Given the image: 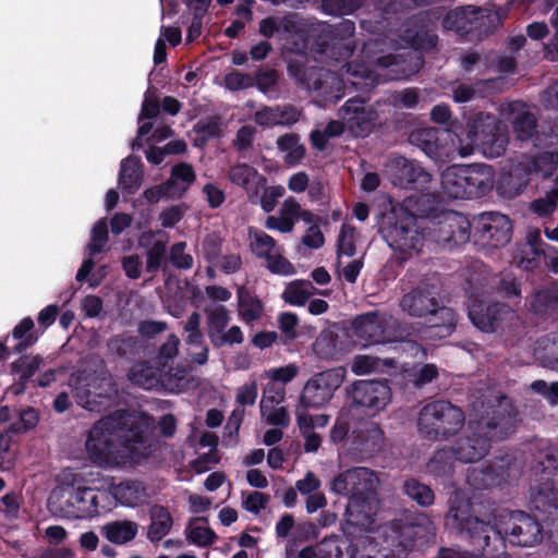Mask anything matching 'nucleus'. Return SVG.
Here are the masks:
<instances>
[{
    "mask_svg": "<svg viewBox=\"0 0 558 558\" xmlns=\"http://www.w3.org/2000/svg\"><path fill=\"white\" fill-rule=\"evenodd\" d=\"M521 464L515 457L506 454L480 466L468 469L466 482L475 489H488L510 483L521 475Z\"/></svg>",
    "mask_w": 558,
    "mask_h": 558,
    "instance_id": "dca6fc26",
    "label": "nucleus"
},
{
    "mask_svg": "<svg viewBox=\"0 0 558 558\" xmlns=\"http://www.w3.org/2000/svg\"><path fill=\"white\" fill-rule=\"evenodd\" d=\"M500 114L512 124L515 137L519 141H527L535 135L537 120L526 104L514 100L501 104Z\"/></svg>",
    "mask_w": 558,
    "mask_h": 558,
    "instance_id": "c85d7f7f",
    "label": "nucleus"
},
{
    "mask_svg": "<svg viewBox=\"0 0 558 558\" xmlns=\"http://www.w3.org/2000/svg\"><path fill=\"white\" fill-rule=\"evenodd\" d=\"M385 174L401 189L424 191L432 182V174L417 161L391 155L385 163Z\"/></svg>",
    "mask_w": 558,
    "mask_h": 558,
    "instance_id": "4be33fe9",
    "label": "nucleus"
},
{
    "mask_svg": "<svg viewBox=\"0 0 558 558\" xmlns=\"http://www.w3.org/2000/svg\"><path fill=\"white\" fill-rule=\"evenodd\" d=\"M403 493L423 508L430 507L435 501L434 490L413 477L404 481Z\"/></svg>",
    "mask_w": 558,
    "mask_h": 558,
    "instance_id": "3c124183",
    "label": "nucleus"
},
{
    "mask_svg": "<svg viewBox=\"0 0 558 558\" xmlns=\"http://www.w3.org/2000/svg\"><path fill=\"white\" fill-rule=\"evenodd\" d=\"M474 286L480 288L483 294H487L489 296L492 295L495 289H498L499 293L508 299L518 298L521 294L520 284L514 278L509 276L504 278H497L496 276L492 275L489 270L487 281L480 279V282L475 281Z\"/></svg>",
    "mask_w": 558,
    "mask_h": 558,
    "instance_id": "79ce46f5",
    "label": "nucleus"
},
{
    "mask_svg": "<svg viewBox=\"0 0 558 558\" xmlns=\"http://www.w3.org/2000/svg\"><path fill=\"white\" fill-rule=\"evenodd\" d=\"M459 462L450 448L436 451L426 464V471L437 481H450L457 473Z\"/></svg>",
    "mask_w": 558,
    "mask_h": 558,
    "instance_id": "f704fd0d",
    "label": "nucleus"
},
{
    "mask_svg": "<svg viewBox=\"0 0 558 558\" xmlns=\"http://www.w3.org/2000/svg\"><path fill=\"white\" fill-rule=\"evenodd\" d=\"M278 214L293 228L299 220L305 223H313L315 221V216L310 210L303 209L293 197H288L282 202Z\"/></svg>",
    "mask_w": 558,
    "mask_h": 558,
    "instance_id": "603ef678",
    "label": "nucleus"
},
{
    "mask_svg": "<svg viewBox=\"0 0 558 558\" xmlns=\"http://www.w3.org/2000/svg\"><path fill=\"white\" fill-rule=\"evenodd\" d=\"M97 384L83 385L81 376H71L70 386L74 390V397L78 405L88 410L99 412L109 407L118 396L119 389L112 376L107 371H101L96 377Z\"/></svg>",
    "mask_w": 558,
    "mask_h": 558,
    "instance_id": "6ab92c4d",
    "label": "nucleus"
},
{
    "mask_svg": "<svg viewBox=\"0 0 558 558\" xmlns=\"http://www.w3.org/2000/svg\"><path fill=\"white\" fill-rule=\"evenodd\" d=\"M402 291L400 307L404 313L412 317L430 316V325L425 330L427 338L444 339L453 332L456 314L450 307L440 305L435 284L421 280L410 290L403 288Z\"/></svg>",
    "mask_w": 558,
    "mask_h": 558,
    "instance_id": "9b49d317",
    "label": "nucleus"
},
{
    "mask_svg": "<svg viewBox=\"0 0 558 558\" xmlns=\"http://www.w3.org/2000/svg\"><path fill=\"white\" fill-rule=\"evenodd\" d=\"M160 106L157 97L150 94L149 89L145 93V97L142 104L141 113L138 116V130L137 137L132 142V149H138L143 146L142 136H145L151 132L153 123L151 119L159 114Z\"/></svg>",
    "mask_w": 558,
    "mask_h": 558,
    "instance_id": "ea45409f",
    "label": "nucleus"
},
{
    "mask_svg": "<svg viewBox=\"0 0 558 558\" xmlns=\"http://www.w3.org/2000/svg\"><path fill=\"white\" fill-rule=\"evenodd\" d=\"M329 415H312L308 411L296 407L295 420L300 434L304 439V451L316 452L322 445V437L315 432V428H324L329 423Z\"/></svg>",
    "mask_w": 558,
    "mask_h": 558,
    "instance_id": "7c9ffc66",
    "label": "nucleus"
},
{
    "mask_svg": "<svg viewBox=\"0 0 558 558\" xmlns=\"http://www.w3.org/2000/svg\"><path fill=\"white\" fill-rule=\"evenodd\" d=\"M186 535L190 543L199 547H207L216 539L215 532L204 524H191Z\"/></svg>",
    "mask_w": 558,
    "mask_h": 558,
    "instance_id": "69168bd1",
    "label": "nucleus"
},
{
    "mask_svg": "<svg viewBox=\"0 0 558 558\" xmlns=\"http://www.w3.org/2000/svg\"><path fill=\"white\" fill-rule=\"evenodd\" d=\"M279 35L288 38L298 36L301 44L292 49L298 57L288 62V74L301 88L310 92L319 107L336 102L344 96L345 83L342 77L323 66L305 65L302 54L310 48L320 61H341L352 56L354 50L355 23L342 20L331 25L316 21L307 24L298 14L278 17Z\"/></svg>",
    "mask_w": 558,
    "mask_h": 558,
    "instance_id": "f03ea898",
    "label": "nucleus"
},
{
    "mask_svg": "<svg viewBox=\"0 0 558 558\" xmlns=\"http://www.w3.org/2000/svg\"><path fill=\"white\" fill-rule=\"evenodd\" d=\"M248 243L253 255L265 260L271 274L291 276L295 272L294 266L283 256V247L265 231L250 228Z\"/></svg>",
    "mask_w": 558,
    "mask_h": 558,
    "instance_id": "5701e85b",
    "label": "nucleus"
},
{
    "mask_svg": "<svg viewBox=\"0 0 558 558\" xmlns=\"http://www.w3.org/2000/svg\"><path fill=\"white\" fill-rule=\"evenodd\" d=\"M355 228L351 226L343 225L341 227L340 233L338 235L337 241V255L338 258L347 257L351 258L356 253L355 247Z\"/></svg>",
    "mask_w": 558,
    "mask_h": 558,
    "instance_id": "bf43d9fd",
    "label": "nucleus"
},
{
    "mask_svg": "<svg viewBox=\"0 0 558 558\" xmlns=\"http://www.w3.org/2000/svg\"><path fill=\"white\" fill-rule=\"evenodd\" d=\"M465 199L485 196L494 186V172L487 165L465 166Z\"/></svg>",
    "mask_w": 558,
    "mask_h": 558,
    "instance_id": "473e14b6",
    "label": "nucleus"
},
{
    "mask_svg": "<svg viewBox=\"0 0 558 558\" xmlns=\"http://www.w3.org/2000/svg\"><path fill=\"white\" fill-rule=\"evenodd\" d=\"M239 314L245 323L259 319L264 312L263 303L244 287L238 289Z\"/></svg>",
    "mask_w": 558,
    "mask_h": 558,
    "instance_id": "de8ad7c7",
    "label": "nucleus"
},
{
    "mask_svg": "<svg viewBox=\"0 0 558 558\" xmlns=\"http://www.w3.org/2000/svg\"><path fill=\"white\" fill-rule=\"evenodd\" d=\"M113 498L123 507L136 508L146 505L154 492L141 481H124L111 487Z\"/></svg>",
    "mask_w": 558,
    "mask_h": 558,
    "instance_id": "2f4dec72",
    "label": "nucleus"
},
{
    "mask_svg": "<svg viewBox=\"0 0 558 558\" xmlns=\"http://www.w3.org/2000/svg\"><path fill=\"white\" fill-rule=\"evenodd\" d=\"M255 85L268 99H277L278 92L276 85L278 82V73L272 69H259L255 75Z\"/></svg>",
    "mask_w": 558,
    "mask_h": 558,
    "instance_id": "4d7b16f0",
    "label": "nucleus"
},
{
    "mask_svg": "<svg viewBox=\"0 0 558 558\" xmlns=\"http://www.w3.org/2000/svg\"><path fill=\"white\" fill-rule=\"evenodd\" d=\"M108 242V226L106 219H99L90 231V241L86 246L89 256H95L105 251Z\"/></svg>",
    "mask_w": 558,
    "mask_h": 558,
    "instance_id": "13d9d810",
    "label": "nucleus"
},
{
    "mask_svg": "<svg viewBox=\"0 0 558 558\" xmlns=\"http://www.w3.org/2000/svg\"><path fill=\"white\" fill-rule=\"evenodd\" d=\"M314 352L322 359H335L338 354L337 340L332 332L323 331L313 344Z\"/></svg>",
    "mask_w": 558,
    "mask_h": 558,
    "instance_id": "e2e57ef3",
    "label": "nucleus"
},
{
    "mask_svg": "<svg viewBox=\"0 0 558 558\" xmlns=\"http://www.w3.org/2000/svg\"><path fill=\"white\" fill-rule=\"evenodd\" d=\"M129 380L145 390H161V367L150 365L148 362L134 364L129 373Z\"/></svg>",
    "mask_w": 558,
    "mask_h": 558,
    "instance_id": "c9c22d12",
    "label": "nucleus"
},
{
    "mask_svg": "<svg viewBox=\"0 0 558 558\" xmlns=\"http://www.w3.org/2000/svg\"><path fill=\"white\" fill-rule=\"evenodd\" d=\"M409 142L437 162L469 157L475 150L487 158H497L506 151L508 133L494 114L478 112L466 123V138L458 137V143L451 132L436 128L412 131Z\"/></svg>",
    "mask_w": 558,
    "mask_h": 558,
    "instance_id": "39448f33",
    "label": "nucleus"
},
{
    "mask_svg": "<svg viewBox=\"0 0 558 558\" xmlns=\"http://www.w3.org/2000/svg\"><path fill=\"white\" fill-rule=\"evenodd\" d=\"M196 174L191 165L181 162L172 167L171 175L167 180L166 189H169L171 199L181 198L194 183Z\"/></svg>",
    "mask_w": 558,
    "mask_h": 558,
    "instance_id": "e433bc0d",
    "label": "nucleus"
},
{
    "mask_svg": "<svg viewBox=\"0 0 558 558\" xmlns=\"http://www.w3.org/2000/svg\"><path fill=\"white\" fill-rule=\"evenodd\" d=\"M138 339L131 335H118L108 341V350L119 356L126 357L136 351Z\"/></svg>",
    "mask_w": 558,
    "mask_h": 558,
    "instance_id": "052dcab7",
    "label": "nucleus"
},
{
    "mask_svg": "<svg viewBox=\"0 0 558 558\" xmlns=\"http://www.w3.org/2000/svg\"><path fill=\"white\" fill-rule=\"evenodd\" d=\"M45 365V359L40 355H24L11 364L12 374L15 375L23 387Z\"/></svg>",
    "mask_w": 558,
    "mask_h": 558,
    "instance_id": "8fccbe9b",
    "label": "nucleus"
},
{
    "mask_svg": "<svg viewBox=\"0 0 558 558\" xmlns=\"http://www.w3.org/2000/svg\"><path fill=\"white\" fill-rule=\"evenodd\" d=\"M430 246L453 248L470 240L472 223L461 213L447 210L425 219Z\"/></svg>",
    "mask_w": 558,
    "mask_h": 558,
    "instance_id": "2eb2a0df",
    "label": "nucleus"
},
{
    "mask_svg": "<svg viewBox=\"0 0 558 558\" xmlns=\"http://www.w3.org/2000/svg\"><path fill=\"white\" fill-rule=\"evenodd\" d=\"M150 525L147 536L151 542H159L171 530L173 520L169 510L160 505H154L149 510Z\"/></svg>",
    "mask_w": 558,
    "mask_h": 558,
    "instance_id": "37998d69",
    "label": "nucleus"
},
{
    "mask_svg": "<svg viewBox=\"0 0 558 558\" xmlns=\"http://www.w3.org/2000/svg\"><path fill=\"white\" fill-rule=\"evenodd\" d=\"M379 232L400 262L430 248L425 219H417L402 207L384 216Z\"/></svg>",
    "mask_w": 558,
    "mask_h": 558,
    "instance_id": "9d476101",
    "label": "nucleus"
},
{
    "mask_svg": "<svg viewBox=\"0 0 558 558\" xmlns=\"http://www.w3.org/2000/svg\"><path fill=\"white\" fill-rule=\"evenodd\" d=\"M187 372L185 367H161V389L178 393L187 384Z\"/></svg>",
    "mask_w": 558,
    "mask_h": 558,
    "instance_id": "5fc2aeb1",
    "label": "nucleus"
},
{
    "mask_svg": "<svg viewBox=\"0 0 558 558\" xmlns=\"http://www.w3.org/2000/svg\"><path fill=\"white\" fill-rule=\"evenodd\" d=\"M386 102L365 104L361 98L348 99L338 110V118L354 136H366L376 125L381 123Z\"/></svg>",
    "mask_w": 558,
    "mask_h": 558,
    "instance_id": "f3484780",
    "label": "nucleus"
},
{
    "mask_svg": "<svg viewBox=\"0 0 558 558\" xmlns=\"http://www.w3.org/2000/svg\"><path fill=\"white\" fill-rule=\"evenodd\" d=\"M34 322L31 317L23 318L12 330V337L20 342L15 345L14 352L21 353L32 347L38 339L33 332Z\"/></svg>",
    "mask_w": 558,
    "mask_h": 558,
    "instance_id": "864d4df0",
    "label": "nucleus"
},
{
    "mask_svg": "<svg viewBox=\"0 0 558 558\" xmlns=\"http://www.w3.org/2000/svg\"><path fill=\"white\" fill-rule=\"evenodd\" d=\"M166 241H155L146 251V271L155 274L161 266L166 255Z\"/></svg>",
    "mask_w": 558,
    "mask_h": 558,
    "instance_id": "338daca9",
    "label": "nucleus"
},
{
    "mask_svg": "<svg viewBox=\"0 0 558 558\" xmlns=\"http://www.w3.org/2000/svg\"><path fill=\"white\" fill-rule=\"evenodd\" d=\"M502 80H484L476 83V87L469 84H459L452 89V97L456 102H468L474 99L477 95L484 96L485 90H498L499 88L496 86L501 84Z\"/></svg>",
    "mask_w": 558,
    "mask_h": 558,
    "instance_id": "49530a36",
    "label": "nucleus"
},
{
    "mask_svg": "<svg viewBox=\"0 0 558 558\" xmlns=\"http://www.w3.org/2000/svg\"><path fill=\"white\" fill-rule=\"evenodd\" d=\"M469 428L471 435L459 439L450 449L461 463H475L484 458L492 441L502 440L514 432L517 411L511 400L486 385L470 396Z\"/></svg>",
    "mask_w": 558,
    "mask_h": 558,
    "instance_id": "0eeeda50",
    "label": "nucleus"
},
{
    "mask_svg": "<svg viewBox=\"0 0 558 558\" xmlns=\"http://www.w3.org/2000/svg\"><path fill=\"white\" fill-rule=\"evenodd\" d=\"M228 178L232 184L246 192L252 204H257L258 192H262L266 184V178L257 169L245 162H239L230 167Z\"/></svg>",
    "mask_w": 558,
    "mask_h": 558,
    "instance_id": "c756f323",
    "label": "nucleus"
},
{
    "mask_svg": "<svg viewBox=\"0 0 558 558\" xmlns=\"http://www.w3.org/2000/svg\"><path fill=\"white\" fill-rule=\"evenodd\" d=\"M277 147L283 154V160L290 166H298L304 159L306 149L298 134L289 133L278 137Z\"/></svg>",
    "mask_w": 558,
    "mask_h": 558,
    "instance_id": "c03bdc74",
    "label": "nucleus"
},
{
    "mask_svg": "<svg viewBox=\"0 0 558 558\" xmlns=\"http://www.w3.org/2000/svg\"><path fill=\"white\" fill-rule=\"evenodd\" d=\"M279 405L280 404H266L265 408H260V414L269 425L284 428L290 424V415L284 407Z\"/></svg>",
    "mask_w": 558,
    "mask_h": 558,
    "instance_id": "0e129e2a",
    "label": "nucleus"
},
{
    "mask_svg": "<svg viewBox=\"0 0 558 558\" xmlns=\"http://www.w3.org/2000/svg\"><path fill=\"white\" fill-rule=\"evenodd\" d=\"M352 327L364 345L388 343L396 338L397 319L388 312L372 311L355 317Z\"/></svg>",
    "mask_w": 558,
    "mask_h": 558,
    "instance_id": "aec40b11",
    "label": "nucleus"
},
{
    "mask_svg": "<svg viewBox=\"0 0 558 558\" xmlns=\"http://www.w3.org/2000/svg\"><path fill=\"white\" fill-rule=\"evenodd\" d=\"M377 474L364 466H355L340 472L330 483L336 495L349 498L345 508L343 532L353 536L356 532L371 533L375 524L379 501L377 498Z\"/></svg>",
    "mask_w": 558,
    "mask_h": 558,
    "instance_id": "6e6552de",
    "label": "nucleus"
},
{
    "mask_svg": "<svg viewBox=\"0 0 558 558\" xmlns=\"http://www.w3.org/2000/svg\"><path fill=\"white\" fill-rule=\"evenodd\" d=\"M348 395L355 405L374 413L385 409L391 399L389 386L380 380H356L348 389Z\"/></svg>",
    "mask_w": 558,
    "mask_h": 558,
    "instance_id": "cd10ccee",
    "label": "nucleus"
},
{
    "mask_svg": "<svg viewBox=\"0 0 558 558\" xmlns=\"http://www.w3.org/2000/svg\"><path fill=\"white\" fill-rule=\"evenodd\" d=\"M366 0H322V11L327 15L342 16L353 14Z\"/></svg>",
    "mask_w": 558,
    "mask_h": 558,
    "instance_id": "6e6d98bb",
    "label": "nucleus"
},
{
    "mask_svg": "<svg viewBox=\"0 0 558 558\" xmlns=\"http://www.w3.org/2000/svg\"><path fill=\"white\" fill-rule=\"evenodd\" d=\"M433 531L430 520L423 513H403L375 532H356L349 542L325 538L319 548L324 558H401L416 539L426 538Z\"/></svg>",
    "mask_w": 558,
    "mask_h": 558,
    "instance_id": "423d86ee",
    "label": "nucleus"
},
{
    "mask_svg": "<svg viewBox=\"0 0 558 558\" xmlns=\"http://www.w3.org/2000/svg\"><path fill=\"white\" fill-rule=\"evenodd\" d=\"M480 279L487 281L488 267L482 263H473L466 278L465 291L469 294L470 304L468 316L472 324L483 332H500L510 335L521 328L522 322L517 312L505 303H493L486 305L482 290L474 286Z\"/></svg>",
    "mask_w": 558,
    "mask_h": 558,
    "instance_id": "1a4fd4ad",
    "label": "nucleus"
},
{
    "mask_svg": "<svg viewBox=\"0 0 558 558\" xmlns=\"http://www.w3.org/2000/svg\"><path fill=\"white\" fill-rule=\"evenodd\" d=\"M151 424L147 416L117 411L100 418L87 434L86 452L99 466L138 463L150 453Z\"/></svg>",
    "mask_w": 558,
    "mask_h": 558,
    "instance_id": "20e7f679",
    "label": "nucleus"
},
{
    "mask_svg": "<svg viewBox=\"0 0 558 558\" xmlns=\"http://www.w3.org/2000/svg\"><path fill=\"white\" fill-rule=\"evenodd\" d=\"M300 114V111L291 105L264 106L254 113V121L264 128L291 125L299 121Z\"/></svg>",
    "mask_w": 558,
    "mask_h": 558,
    "instance_id": "72a5a7b5",
    "label": "nucleus"
},
{
    "mask_svg": "<svg viewBox=\"0 0 558 558\" xmlns=\"http://www.w3.org/2000/svg\"><path fill=\"white\" fill-rule=\"evenodd\" d=\"M448 504L447 525L465 535L477 550L476 554L458 550L465 558H507V544L533 548L544 541L542 524L524 511L501 510L480 519L472 514L470 498L461 489L452 492Z\"/></svg>",
    "mask_w": 558,
    "mask_h": 558,
    "instance_id": "7ed1b4c3",
    "label": "nucleus"
},
{
    "mask_svg": "<svg viewBox=\"0 0 558 558\" xmlns=\"http://www.w3.org/2000/svg\"><path fill=\"white\" fill-rule=\"evenodd\" d=\"M104 536L112 544L124 545L135 538L138 524L131 520H116L101 527Z\"/></svg>",
    "mask_w": 558,
    "mask_h": 558,
    "instance_id": "a19ab883",
    "label": "nucleus"
},
{
    "mask_svg": "<svg viewBox=\"0 0 558 558\" xmlns=\"http://www.w3.org/2000/svg\"><path fill=\"white\" fill-rule=\"evenodd\" d=\"M347 375L344 367H335L314 375L306 383L298 407L307 411V408H319L333 397Z\"/></svg>",
    "mask_w": 558,
    "mask_h": 558,
    "instance_id": "412c9836",
    "label": "nucleus"
},
{
    "mask_svg": "<svg viewBox=\"0 0 558 558\" xmlns=\"http://www.w3.org/2000/svg\"><path fill=\"white\" fill-rule=\"evenodd\" d=\"M442 27L461 37L471 35L480 38L489 32V15L478 7H457L445 14Z\"/></svg>",
    "mask_w": 558,
    "mask_h": 558,
    "instance_id": "b1692460",
    "label": "nucleus"
},
{
    "mask_svg": "<svg viewBox=\"0 0 558 558\" xmlns=\"http://www.w3.org/2000/svg\"><path fill=\"white\" fill-rule=\"evenodd\" d=\"M316 292L311 281L295 280L290 282L282 292L286 303L293 306H303Z\"/></svg>",
    "mask_w": 558,
    "mask_h": 558,
    "instance_id": "09e8293b",
    "label": "nucleus"
},
{
    "mask_svg": "<svg viewBox=\"0 0 558 558\" xmlns=\"http://www.w3.org/2000/svg\"><path fill=\"white\" fill-rule=\"evenodd\" d=\"M384 441V432L377 423L361 421L349 436L347 454L354 461H365L383 449Z\"/></svg>",
    "mask_w": 558,
    "mask_h": 558,
    "instance_id": "393cba45",
    "label": "nucleus"
},
{
    "mask_svg": "<svg viewBox=\"0 0 558 558\" xmlns=\"http://www.w3.org/2000/svg\"><path fill=\"white\" fill-rule=\"evenodd\" d=\"M558 168L557 151H542L532 156H522L508 177L501 183L500 189L509 197H513L522 192L532 177L548 179Z\"/></svg>",
    "mask_w": 558,
    "mask_h": 558,
    "instance_id": "4468645a",
    "label": "nucleus"
},
{
    "mask_svg": "<svg viewBox=\"0 0 558 558\" xmlns=\"http://www.w3.org/2000/svg\"><path fill=\"white\" fill-rule=\"evenodd\" d=\"M530 388L533 392L544 397L550 405L558 404V381L548 384L545 380H534Z\"/></svg>",
    "mask_w": 558,
    "mask_h": 558,
    "instance_id": "774afa93",
    "label": "nucleus"
},
{
    "mask_svg": "<svg viewBox=\"0 0 558 558\" xmlns=\"http://www.w3.org/2000/svg\"><path fill=\"white\" fill-rule=\"evenodd\" d=\"M480 240L492 247L507 244L511 238V222L506 215L487 211L477 215L472 223Z\"/></svg>",
    "mask_w": 558,
    "mask_h": 558,
    "instance_id": "bb28decb",
    "label": "nucleus"
},
{
    "mask_svg": "<svg viewBox=\"0 0 558 558\" xmlns=\"http://www.w3.org/2000/svg\"><path fill=\"white\" fill-rule=\"evenodd\" d=\"M544 457L545 461L538 460L533 466L534 475L541 472L542 476L531 485V505L555 521L558 520V494L554 489L551 476L557 469V461L553 454L546 453Z\"/></svg>",
    "mask_w": 558,
    "mask_h": 558,
    "instance_id": "a211bd4d",
    "label": "nucleus"
},
{
    "mask_svg": "<svg viewBox=\"0 0 558 558\" xmlns=\"http://www.w3.org/2000/svg\"><path fill=\"white\" fill-rule=\"evenodd\" d=\"M345 257L338 258L337 262V272L340 279H343L344 281L349 283H355L357 280V277L360 276L363 267L364 262L363 258H354L345 260Z\"/></svg>",
    "mask_w": 558,
    "mask_h": 558,
    "instance_id": "680f3d73",
    "label": "nucleus"
},
{
    "mask_svg": "<svg viewBox=\"0 0 558 558\" xmlns=\"http://www.w3.org/2000/svg\"><path fill=\"white\" fill-rule=\"evenodd\" d=\"M105 492L92 487L63 486L54 489L48 500L56 514L66 519H85L97 515L105 509Z\"/></svg>",
    "mask_w": 558,
    "mask_h": 558,
    "instance_id": "f8f14e48",
    "label": "nucleus"
},
{
    "mask_svg": "<svg viewBox=\"0 0 558 558\" xmlns=\"http://www.w3.org/2000/svg\"><path fill=\"white\" fill-rule=\"evenodd\" d=\"M464 422V413L459 407L446 400H436L421 409L417 430L423 438L438 441L457 435Z\"/></svg>",
    "mask_w": 558,
    "mask_h": 558,
    "instance_id": "ddd939ff",
    "label": "nucleus"
},
{
    "mask_svg": "<svg viewBox=\"0 0 558 558\" xmlns=\"http://www.w3.org/2000/svg\"><path fill=\"white\" fill-rule=\"evenodd\" d=\"M401 4L392 0H378L372 12L361 17L362 32L373 37L364 43L360 60L343 68L348 82L355 89H371L388 81L408 80L423 66L421 51L437 44V35L428 29L421 16L407 20L395 31L400 20Z\"/></svg>",
    "mask_w": 558,
    "mask_h": 558,
    "instance_id": "f257e3e1",
    "label": "nucleus"
},
{
    "mask_svg": "<svg viewBox=\"0 0 558 558\" xmlns=\"http://www.w3.org/2000/svg\"><path fill=\"white\" fill-rule=\"evenodd\" d=\"M143 180L141 159L130 156L121 161L119 172V186L122 192L133 195L141 186Z\"/></svg>",
    "mask_w": 558,
    "mask_h": 558,
    "instance_id": "58836bf2",
    "label": "nucleus"
},
{
    "mask_svg": "<svg viewBox=\"0 0 558 558\" xmlns=\"http://www.w3.org/2000/svg\"><path fill=\"white\" fill-rule=\"evenodd\" d=\"M207 336L217 347L240 344L243 342V332L239 326L226 329L230 322L229 311L223 305H213L205 308Z\"/></svg>",
    "mask_w": 558,
    "mask_h": 558,
    "instance_id": "a878e982",
    "label": "nucleus"
},
{
    "mask_svg": "<svg viewBox=\"0 0 558 558\" xmlns=\"http://www.w3.org/2000/svg\"><path fill=\"white\" fill-rule=\"evenodd\" d=\"M465 171L464 165H452L442 171L440 183L445 195L454 199H465Z\"/></svg>",
    "mask_w": 558,
    "mask_h": 558,
    "instance_id": "4c0bfd02",
    "label": "nucleus"
},
{
    "mask_svg": "<svg viewBox=\"0 0 558 558\" xmlns=\"http://www.w3.org/2000/svg\"><path fill=\"white\" fill-rule=\"evenodd\" d=\"M534 356L542 367L558 373V332L551 339H541L534 349Z\"/></svg>",
    "mask_w": 558,
    "mask_h": 558,
    "instance_id": "a18cd8bd",
    "label": "nucleus"
}]
</instances>
